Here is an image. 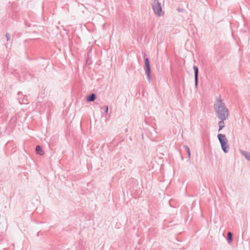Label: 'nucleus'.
Here are the masks:
<instances>
[{
  "label": "nucleus",
  "mask_w": 250,
  "mask_h": 250,
  "mask_svg": "<svg viewBox=\"0 0 250 250\" xmlns=\"http://www.w3.org/2000/svg\"><path fill=\"white\" fill-rule=\"evenodd\" d=\"M214 109L216 116L219 119H228L229 115V110L220 97L215 101Z\"/></svg>",
  "instance_id": "1"
},
{
  "label": "nucleus",
  "mask_w": 250,
  "mask_h": 250,
  "mask_svg": "<svg viewBox=\"0 0 250 250\" xmlns=\"http://www.w3.org/2000/svg\"><path fill=\"white\" fill-rule=\"evenodd\" d=\"M217 137L223 151L225 153H228L229 150V146L227 144L228 140L226 135L222 134H218Z\"/></svg>",
  "instance_id": "2"
},
{
  "label": "nucleus",
  "mask_w": 250,
  "mask_h": 250,
  "mask_svg": "<svg viewBox=\"0 0 250 250\" xmlns=\"http://www.w3.org/2000/svg\"><path fill=\"white\" fill-rule=\"evenodd\" d=\"M152 7L155 14L158 16L160 17L163 15L161 3L159 0H154Z\"/></svg>",
  "instance_id": "3"
},
{
  "label": "nucleus",
  "mask_w": 250,
  "mask_h": 250,
  "mask_svg": "<svg viewBox=\"0 0 250 250\" xmlns=\"http://www.w3.org/2000/svg\"><path fill=\"white\" fill-rule=\"evenodd\" d=\"M145 71L147 75V78L149 82L151 81L150 69L149 60L147 58L145 59Z\"/></svg>",
  "instance_id": "4"
},
{
  "label": "nucleus",
  "mask_w": 250,
  "mask_h": 250,
  "mask_svg": "<svg viewBox=\"0 0 250 250\" xmlns=\"http://www.w3.org/2000/svg\"><path fill=\"white\" fill-rule=\"evenodd\" d=\"M193 69L194 71L195 85V87H197V85H198V68L196 66L194 65L193 67Z\"/></svg>",
  "instance_id": "5"
},
{
  "label": "nucleus",
  "mask_w": 250,
  "mask_h": 250,
  "mask_svg": "<svg viewBox=\"0 0 250 250\" xmlns=\"http://www.w3.org/2000/svg\"><path fill=\"white\" fill-rule=\"evenodd\" d=\"M240 152L241 154L243 155L248 161H250V152L245 151L242 150H240Z\"/></svg>",
  "instance_id": "6"
},
{
  "label": "nucleus",
  "mask_w": 250,
  "mask_h": 250,
  "mask_svg": "<svg viewBox=\"0 0 250 250\" xmlns=\"http://www.w3.org/2000/svg\"><path fill=\"white\" fill-rule=\"evenodd\" d=\"M220 121L218 123V125L219 127L218 131H220L221 129H222L225 126V124L224 121L226 119H220Z\"/></svg>",
  "instance_id": "7"
},
{
  "label": "nucleus",
  "mask_w": 250,
  "mask_h": 250,
  "mask_svg": "<svg viewBox=\"0 0 250 250\" xmlns=\"http://www.w3.org/2000/svg\"><path fill=\"white\" fill-rule=\"evenodd\" d=\"M96 95L95 94H91L90 96L87 97L86 100L88 102H93L96 99Z\"/></svg>",
  "instance_id": "8"
},
{
  "label": "nucleus",
  "mask_w": 250,
  "mask_h": 250,
  "mask_svg": "<svg viewBox=\"0 0 250 250\" xmlns=\"http://www.w3.org/2000/svg\"><path fill=\"white\" fill-rule=\"evenodd\" d=\"M36 151L37 153L40 155H42L43 154V150H42V148L40 146H37L36 147Z\"/></svg>",
  "instance_id": "9"
},
{
  "label": "nucleus",
  "mask_w": 250,
  "mask_h": 250,
  "mask_svg": "<svg viewBox=\"0 0 250 250\" xmlns=\"http://www.w3.org/2000/svg\"><path fill=\"white\" fill-rule=\"evenodd\" d=\"M228 242L229 244L231 243L232 241V234L230 232L228 233Z\"/></svg>",
  "instance_id": "10"
},
{
  "label": "nucleus",
  "mask_w": 250,
  "mask_h": 250,
  "mask_svg": "<svg viewBox=\"0 0 250 250\" xmlns=\"http://www.w3.org/2000/svg\"><path fill=\"white\" fill-rule=\"evenodd\" d=\"M184 147L185 148V149H186V150L187 151V152L188 153V159H190V151L189 148L187 146H184Z\"/></svg>",
  "instance_id": "11"
},
{
  "label": "nucleus",
  "mask_w": 250,
  "mask_h": 250,
  "mask_svg": "<svg viewBox=\"0 0 250 250\" xmlns=\"http://www.w3.org/2000/svg\"><path fill=\"white\" fill-rule=\"evenodd\" d=\"M5 36H6V39H7V41H10V38H11V35L10 34L7 33L5 35Z\"/></svg>",
  "instance_id": "12"
},
{
  "label": "nucleus",
  "mask_w": 250,
  "mask_h": 250,
  "mask_svg": "<svg viewBox=\"0 0 250 250\" xmlns=\"http://www.w3.org/2000/svg\"><path fill=\"white\" fill-rule=\"evenodd\" d=\"M108 110V106H104V111H105V112L107 113Z\"/></svg>",
  "instance_id": "13"
}]
</instances>
